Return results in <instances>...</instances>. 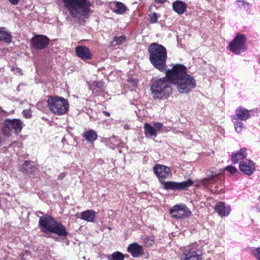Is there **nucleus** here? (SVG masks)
Instances as JSON below:
<instances>
[{"instance_id": "f257e3e1", "label": "nucleus", "mask_w": 260, "mask_h": 260, "mask_svg": "<svg viewBox=\"0 0 260 260\" xmlns=\"http://www.w3.org/2000/svg\"><path fill=\"white\" fill-rule=\"evenodd\" d=\"M171 70H165L166 76L154 78L151 81L150 90L155 100H164L172 93L171 84L176 86L181 93H187L196 86L193 77L187 74V69L184 65H173Z\"/></svg>"}, {"instance_id": "f03ea898", "label": "nucleus", "mask_w": 260, "mask_h": 260, "mask_svg": "<svg viewBox=\"0 0 260 260\" xmlns=\"http://www.w3.org/2000/svg\"><path fill=\"white\" fill-rule=\"evenodd\" d=\"M63 13L69 15L67 20L76 22L77 20L87 16L92 12L91 3L89 0H62Z\"/></svg>"}, {"instance_id": "7ed1b4c3", "label": "nucleus", "mask_w": 260, "mask_h": 260, "mask_svg": "<svg viewBox=\"0 0 260 260\" xmlns=\"http://www.w3.org/2000/svg\"><path fill=\"white\" fill-rule=\"evenodd\" d=\"M153 170L163 188L166 190L174 191L186 190L193 184V181L190 179L183 182L165 181L164 179L171 174V169L164 165L156 164L153 167Z\"/></svg>"}, {"instance_id": "20e7f679", "label": "nucleus", "mask_w": 260, "mask_h": 260, "mask_svg": "<svg viewBox=\"0 0 260 260\" xmlns=\"http://www.w3.org/2000/svg\"><path fill=\"white\" fill-rule=\"evenodd\" d=\"M39 225L42 232L44 233H51L55 234L60 237H66L69 234L66 227L61 222L55 220L48 214L39 216Z\"/></svg>"}, {"instance_id": "39448f33", "label": "nucleus", "mask_w": 260, "mask_h": 260, "mask_svg": "<svg viewBox=\"0 0 260 260\" xmlns=\"http://www.w3.org/2000/svg\"><path fill=\"white\" fill-rule=\"evenodd\" d=\"M148 51L149 54V60L153 66L160 72L165 70L167 51L166 48L156 43L150 44Z\"/></svg>"}, {"instance_id": "423d86ee", "label": "nucleus", "mask_w": 260, "mask_h": 260, "mask_svg": "<svg viewBox=\"0 0 260 260\" xmlns=\"http://www.w3.org/2000/svg\"><path fill=\"white\" fill-rule=\"evenodd\" d=\"M50 111L54 114L61 115L68 111V101L62 97L58 96H49L47 101Z\"/></svg>"}, {"instance_id": "0eeeda50", "label": "nucleus", "mask_w": 260, "mask_h": 260, "mask_svg": "<svg viewBox=\"0 0 260 260\" xmlns=\"http://www.w3.org/2000/svg\"><path fill=\"white\" fill-rule=\"evenodd\" d=\"M23 128V123L19 119H6L2 124L1 131L5 136H10L11 130L16 134H19Z\"/></svg>"}, {"instance_id": "6e6552de", "label": "nucleus", "mask_w": 260, "mask_h": 260, "mask_svg": "<svg viewBox=\"0 0 260 260\" xmlns=\"http://www.w3.org/2000/svg\"><path fill=\"white\" fill-rule=\"evenodd\" d=\"M229 48L236 54L244 52L247 49L246 38L243 34L238 33L229 45Z\"/></svg>"}, {"instance_id": "1a4fd4ad", "label": "nucleus", "mask_w": 260, "mask_h": 260, "mask_svg": "<svg viewBox=\"0 0 260 260\" xmlns=\"http://www.w3.org/2000/svg\"><path fill=\"white\" fill-rule=\"evenodd\" d=\"M181 260H202V252L196 244L186 246L180 255Z\"/></svg>"}, {"instance_id": "9d476101", "label": "nucleus", "mask_w": 260, "mask_h": 260, "mask_svg": "<svg viewBox=\"0 0 260 260\" xmlns=\"http://www.w3.org/2000/svg\"><path fill=\"white\" fill-rule=\"evenodd\" d=\"M170 213L173 218L178 219L188 217L191 214V211L185 205L180 204L171 208Z\"/></svg>"}, {"instance_id": "9b49d317", "label": "nucleus", "mask_w": 260, "mask_h": 260, "mask_svg": "<svg viewBox=\"0 0 260 260\" xmlns=\"http://www.w3.org/2000/svg\"><path fill=\"white\" fill-rule=\"evenodd\" d=\"M49 39L46 36L37 35L30 40L31 47L36 49L42 50L45 49L49 45Z\"/></svg>"}, {"instance_id": "f8f14e48", "label": "nucleus", "mask_w": 260, "mask_h": 260, "mask_svg": "<svg viewBox=\"0 0 260 260\" xmlns=\"http://www.w3.org/2000/svg\"><path fill=\"white\" fill-rule=\"evenodd\" d=\"M239 170L244 174L250 176L255 170V163L250 159L241 161L239 164Z\"/></svg>"}, {"instance_id": "ddd939ff", "label": "nucleus", "mask_w": 260, "mask_h": 260, "mask_svg": "<svg viewBox=\"0 0 260 260\" xmlns=\"http://www.w3.org/2000/svg\"><path fill=\"white\" fill-rule=\"evenodd\" d=\"M75 52L76 56L84 61L90 60L93 57L90 50L85 46H77L75 48Z\"/></svg>"}, {"instance_id": "4468645a", "label": "nucleus", "mask_w": 260, "mask_h": 260, "mask_svg": "<svg viewBox=\"0 0 260 260\" xmlns=\"http://www.w3.org/2000/svg\"><path fill=\"white\" fill-rule=\"evenodd\" d=\"M127 251L135 258L139 257L144 253L142 246L137 243L129 244L127 248Z\"/></svg>"}, {"instance_id": "2eb2a0df", "label": "nucleus", "mask_w": 260, "mask_h": 260, "mask_svg": "<svg viewBox=\"0 0 260 260\" xmlns=\"http://www.w3.org/2000/svg\"><path fill=\"white\" fill-rule=\"evenodd\" d=\"M249 111L243 107H239L235 111V115L233 116V119H239L241 121L246 120L250 118Z\"/></svg>"}, {"instance_id": "dca6fc26", "label": "nucleus", "mask_w": 260, "mask_h": 260, "mask_svg": "<svg viewBox=\"0 0 260 260\" xmlns=\"http://www.w3.org/2000/svg\"><path fill=\"white\" fill-rule=\"evenodd\" d=\"M215 210L221 216H228L230 212L231 207L223 202H218L215 207Z\"/></svg>"}, {"instance_id": "f3484780", "label": "nucleus", "mask_w": 260, "mask_h": 260, "mask_svg": "<svg viewBox=\"0 0 260 260\" xmlns=\"http://www.w3.org/2000/svg\"><path fill=\"white\" fill-rule=\"evenodd\" d=\"M246 149L242 148L235 153H233L231 156V160L233 164H237L241 161H245L247 154L246 153Z\"/></svg>"}, {"instance_id": "a211bd4d", "label": "nucleus", "mask_w": 260, "mask_h": 260, "mask_svg": "<svg viewBox=\"0 0 260 260\" xmlns=\"http://www.w3.org/2000/svg\"><path fill=\"white\" fill-rule=\"evenodd\" d=\"M173 10L178 14H183L186 10V4L181 1H176L172 4Z\"/></svg>"}, {"instance_id": "6ab92c4d", "label": "nucleus", "mask_w": 260, "mask_h": 260, "mask_svg": "<svg viewBox=\"0 0 260 260\" xmlns=\"http://www.w3.org/2000/svg\"><path fill=\"white\" fill-rule=\"evenodd\" d=\"M95 217V212L93 210H87L81 213L80 218L87 222H93Z\"/></svg>"}, {"instance_id": "aec40b11", "label": "nucleus", "mask_w": 260, "mask_h": 260, "mask_svg": "<svg viewBox=\"0 0 260 260\" xmlns=\"http://www.w3.org/2000/svg\"><path fill=\"white\" fill-rule=\"evenodd\" d=\"M20 169L23 173H32L37 171V168L31 161L25 160L21 166Z\"/></svg>"}, {"instance_id": "412c9836", "label": "nucleus", "mask_w": 260, "mask_h": 260, "mask_svg": "<svg viewBox=\"0 0 260 260\" xmlns=\"http://www.w3.org/2000/svg\"><path fill=\"white\" fill-rule=\"evenodd\" d=\"M144 134L147 138H154L157 136V132L152 126L146 123L144 126Z\"/></svg>"}, {"instance_id": "4be33fe9", "label": "nucleus", "mask_w": 260, "mask_h": 260, "mask_svg": "<svg viewBox=\"0 0 260 260\" xmlns=\"http://www.w3.org/2000/svg\"><path fill=\"white\" fill-rule=\"evenodd\" d=\"M0 41L10 43L12 41V36L10 32L6 30V28L0 27Z\"/></svg>"}, {"instance_id": "5701e85b", "label": "nucleus", "mask_w": 260, "mask_h": 260, "mask_svg": "<svg viewBox=\"0 0 260 260\" xmlns=\"http://www.w3.org/2000/svg\"><path fill=\"white\" fill-rule=\"evenodd\" d=\"M83 136L87 141L90 142L94 141L98 137L96 132L93 129L85 132L83 134Z\"/></svg>"}, {"instance_id": "b1692460", "label": "nucleus", "mask_w": 260, "mask_h": 260, "mask_svg": "<svg viewBox=\"0 0 260 260\" xmlns=\"http://www.w3.org/2000/svg\"><path fill=\"white\" fill-rule=\"evenodd\" d=\"M236 3L238 8L240 10L247 11L251 7V5L250 3L243 0H238Z\"/></svg>"}, {"instance_id": "393cba45", "label": "nucleus", "mask_w": 260, "mask_h": 260, "mask_svg": "<svg viewBox=\"0 0 260 260\" xmlns=\"http://www.w3.org/2000/svg\"><path fill=\"white\" fill-rule=\"evenodd\" d=\"M107 258L108 260H124L125 255L122 252L116 251L111 255H107Z\"/></svg>"}, {"instance_id": "a878e982", "label": "nucleus", "mask_w": 260, "mask_h": 260, "mask_svg": "<svg viewBox=\"0 0 260 260\" xmlns=\"http://www.w3.org/2000/svg\"><path fill=\"white\" fill-rule=\"evenodd\" d=\"M126 10V7L121 2H117L114 8V12L117 14H121Z\"/></svg>"}, {"instance_id": "bb28decb", "label": "nucleus", "mask_w": 260, "mask_h": 260, "mask_svg": "<svg viewBox=\"0 0 260 260\" xmlns=\"http://www.w3.org/2000/svg\"><path fill=\"white\" fill-rule=\"evenodd\" d=\"M143 241L146 246L149 247L154 243V238L153 236H146L143 238Z\"/></svg>"}, {"instance_id": "cd10ccee", "label": "nucleus", "mask_w": 260, "mask_h": 260, "mask_svg": "<svg viewBox=\"0 0 260 260\" xmlns=\"http://www.w3.org/2000/svg\"><path fill=\"white\" fill-rule=\"evenodd\" d=\"M239 119H233V120H235L234 121V127L235 131L238 133H239L243 130L244 128L243 124L241 122V121H239Z\"/></svg>"}, {"instance_id": "c85d7f7f", "label": "nucleus", "mask_w": 260, "mask_h": 260, "mask_svg": "<svg viewBox=\"0 0 260 260\" xmlns=\"http://www.w3.org/2000/svg\"><path fill=\"white\" fill-rule=\"evenodd\" d=\"M104 82L102 81H93L89 85V87L91 89L94 90L96 88L99 89H102L104 86Z\"/></svg>"}, {"instance_id": "c756f323", "label": "nucleus", "mask_w": 260, "mask_h": 260, "mask_svg": "<svg viewBox=\"0 0 260 260\" xmlns=\"http://www.w3.org/2000/svg\"><path fill=\"white\" fill-rule=\"evenodd\" d=\"M108 141L111 144H112L114 146H116L118 145V144L120 143V140L118 139V138L115 136L109 137L108 139Z\"/></svg>"}, {"instance_id": "7c9ffc66", "label": "nucleus", "mask_w": 260, "mask_h": 260, "mask_svg": "<svg viewBox=\"0 0 260 260\" xmlns=\"http://www.w3.org/2000/svg\"><path fill=\"white\" fill-rule=\"evenodd\" d=\"M206 172L209 179H213L218 176V174L215 173V171L214 168L211 169L210 170H208Z\"/></svg>"}, {"instance_id": "2f4dec72", "label": "nucleus", "mask_w": 260, "mask_h": 260, "mask_svg": "<svg viewBox=\"0 0 260 260\" xmlns=\"http://www.w3.org/2000/svg\"><path fill=\"white\" fill-rule=\"evenodd\" d=\"M126 40V38L124 36H121L119 37H115L114 38L113 42H116L115 45H119L121 44L123 42H124Z\"/></svg>"}, {"instance_id": "473e14b6", "label": "nucleus", "mask_w": 260, "mask_h": 260, "mask_svg": "<svg viewBox=\"0 0 260 260\" xmlns=\"http://www.w3.org/2000/svg\"><path fill=\"white\" fill-rule=\"evenodd\" d=\"M225 170L228 171L231 175H234L236 173H239V172L236 168L233 166H228L225 168Z\"/></svg>"}, {"instance_id": "72a5a7b5", "label": "nucleus", "mask_w": 260, "mask_h": 260, "mask_svg": "<svg viewBox=\"0 0 260 260\" xmlns=\"http://www.w3.org/2000/svg\"><path fill=\"white\" fill-rule=\"evenodd\" d=\"M150 22L152 24L155 23L157 22V15L156 13L153 12L149 14Z\"/></svg>"}, {"instance_id": "f704fd0d", "label": "nucleus", "mask_w": 260, "mask_h": 260, "mask_svg": "<svg viewBox=\"0 0 260 260\" xmlns=\"http://www.w3.org/2000/svg\"><path fill=\"white\" fill-rule=\"evenodd\" d=\"M252 253L257 260H260V247L256 248L253 250Z\"/></svg>"}, {"instance_id": "c9c22d12", "label": "nucleus", "mask_w": 260, "mask_h": 260, "mask_svg": "<svg viewBox=\"0 0 260 260\" xmlns=\"http://www.w3.org/2000/svg\"><path fill=\"white\" fill-rule=\"evenodd\" d=\"M127 81L131 84L132 87H135L137 86L138 80L137 79L130 78L127 80Z\"/></svg>"}, {"instance_id": "e433bc0d", "label": "nucleus", "mask_w": 260, "mask_h": 260, "mask_svg": "<svg viewBox=\"0 0 260 260\" xmlns=\"http://www.w3.org/2000/svg\"><path fill=\"white\" fill-rule=\"evenodd\" d=\"M22 114L23 116L26 118H30L32 116L30 111L27 109L24 110L22 111Z\"/></svg>"}, {"instance_id": "4c0bfd02", "label": "nucleus", "mask_w": 260, "mask_h": 260, "mask_svg": "<svg viewBox=\"0 0 260 260\" xmlns=\"http://www.w3.org/2000/svg\"><path fill=\"white\" fill-rule=\"evenodd\" d=\"M154 128H155L156 131H160L163 126L162 123L160 122H155L154 123Z\"/></svg>"}, {"instance_id": "58836bf2", "label": "nucleus", "mask_w": 260, "mask_h": 260, "mask_svg": "<svg viewBox=\"0 0 260 260\" xmlns=\"http://www.w3.org/2000/svg\"><path fill=\"white\" fill-rule=\"evenodd\" d=\"M67 175V173L66 172H62L59 174V175L58 176V180H62L65 178V177Z\"/></svg>"}, {"instance_id": "ea45409f", "label": "nucleus", "mask_w": 260, "mask_h": 260, "mask_svg": "<svg viewBox=\"0 0 260 260\" xmlns=\"http://www.w3.org/2000/svg\"><path fill=\"white\" fill-rule=\"evenodd\" d=\"M11 5H16L18 4L20 0H8Z\"/></svg>"}, {"instance_id": "a19ab883", "label": "nucleus", "mask_w": 260, "mask_h": 260, "mask_svg": "<svg viewBox=\"0 0 260 260\" xmlns=\"http://www.w3.org/2000/svg\"><path fill=\"white\" fill-rule=\"evenodd\" d=\"M155 3L158 4H162L164 3L165 2L167 1V0H154Z\"/></svg>"}, {"instance_id": "79ce46f5", "label": "nucleus", "mask_w": 260, "mask_h": 260, "mask_svg": "<svg viewBox=\"0 0 260 260\" xmlns=\"http://www.w3.org/2000/svg\"><path fill=\"white\" fill-rule=\"evenodd\" d=\"M103 114L107 117H109L110 116V113L107 111H103Z\"/></svg>"}, {"instance_id": "37998d69", "label": "nucleus", "mask_w": 260, "mask_h": 260, "mask_svg": "<svg viewBox=\"0 0 260 260\" xmlns=\"http://www.w3.org/2000/svg\"><path fill=\"white\" fill-rule=\"evenodd\" d=\"M125 255V257H129L128 255Z\"/></svg>"}, {"instance_id": "c03bdc74", "label": "nucleus", "mask_w": 260, "mask_h": 260, "mask_svg": "<svg viewBox=\"0 0 260 260\" xmlns=\"http://www.w3.org/2000/svg\"><path fill=\"white\" fill-rule=\"evenodd\" d=\"M38 213H40L41 214H43V212H42L41 211L38 212Z\"/></svg>"}, {"instance_id": "a18cd8bd", "label": "nucleus", "mask_w": 260, "mask_h": 260, "mask_svg": "<svg viewBox=\"0 0 260 260\" xmlns=\"http://www.w3.org/2000/svg\"><path fill=\"white\" fill-rule=\"evenodd\" d=\"M258 200L260 201V196L258 197Z\"/></svg>"}]
</instances>
